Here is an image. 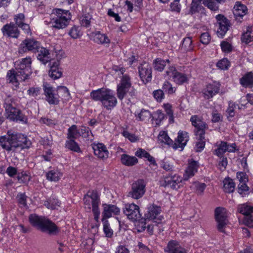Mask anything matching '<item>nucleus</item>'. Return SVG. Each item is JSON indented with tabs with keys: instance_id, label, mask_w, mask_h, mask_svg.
I'll return each instance as SVG.
<instances>
[{
	"instance_id": "4",
	"label": "nucleus",
	"mask_w": 253,
	"mask_h": 253,
	"mask_svg": "<svg viewBox=\"0 0 253 253\" xmlns=\"http://www.w3.org/2000/svg\"><path fill=\"white\" fill-rule=\"evenodd\" d=\"M84 208L89 210H92L94 219L98 222L100 211L98 208V205L100 203L99 196L96 191H92L85 195L84 197Z\"/></svg>"
},
{
	"instance_id": "27",
	"label": "nucleus",
	"mask_w": 253,
	"mask_h": 253,
	"mask_svg": "<svg viewBox=\"0 0 253 253\" xmlns=\"http://www.w3.org/2000/svg\"><path fill=\"white\" fill-rule=\"evenodd\" d=\"M36 53L37 59L44 64L51 60L49 50L46 48L40 46L37 50Z\"/></svg>"
},
{
	"instance_id": "43",
	"label": "nucleus",
	"mask_w": 253,
	"mask_h": 253,
	"mask_svg": "<svg viewBox=\"0 0 253 253\" xmlns=\"http://www.w3.org/2000/svg\"><path fill=\"white\" fill-rule=\"evenodd\" d=\"M193 48L192 41L190 37L185 38L183 39L182 43L181 45V50L184 51H190Z\"/></svg>"
},
{
	"instance_id": "44",
	"label": "nucleus",
	"mask_w": 253,
	"mask_h": 253,
	"mask_svg": "<svg viewBox=\"0 0 253 253\" xmlns=\"http://www.w3.org/2000/svg\"><path fill=\"white\" fill-rule=\"evenodd\" d=\"M160 185L164 187H170L172 188L174 186V180L173 177L170 175H167L164 179L160 180Z\"/></svg>"
},
{
	"instance_id": "15",
	"label": "nucleus",
	"mask_w": 253,
	"mask_h": 253,
	"mask_svg": "<svg viewBox=\"0 0 253 253\" xmlns=\"http://www.w3.org/2000/svg\"><path fill=\"white\" fill-rule=\"evenodd\" d=\"M44 94L45 100L50 105H58L59 103L60 96L55 92L53 88L49 84H46L43 85Z\"/></svg>"
},
{
	"instance_id": "21",
	"label": "nucleus",
	"mask_w": 253,
	"mask_h": 253,
	"mask_svg": "<svg viewBox=\"0 0 253 253\" xmlns=\"http://www.w3.org/2000/svg\"><path fill=\"white\" fill-rule=\"evenodd\" d=\"M16 70H9L6 75V81L9 84H11L14 87L17 88L19 85V82L25 81L24 78L19 76Z\"/></svg>"
},
{
	"instance_id": "12",
	"label": "nucleus",
	"mask_w": 253,
	"mask_h": 253,
	"mask_svg": "<svg viewBox=\"0 0 253 253\" xmlns=\"http://www.w3.org/2000/svg\"><path fill=\"white\" fill-rule=\"evenodd\" d=\"M124 212L129 220L133 221H138L141 217L139 207L134 203L126 204Z\"/></svg>"
},
{
	"instance_id": "13",
	"label": "nucleus",
	"mask_w": 253,
	"mask_h": 253,
	"mask_svg": "<svg viewBox=\"0 0 253 253\" xmlns=\"http://www.w3.org/2000/svg\"><path fill=\"white\" fill-rule=\"evenodd\" d=\"M214 212L215 220L217 223V229L219 231L224 233V229L228 222L225 210L223 208L217 207L215 209Z\"/></svg>"
},
{
	"instance_id": "56",
	"label": "nucleus",
	"mask_w": 253,
	"mask_h": 253,
	"mask_svg": "<svg viewBox=\"0 0 253 253\" xmlns=\"http://www.w3.org/2000/svg\"><path fill=\"white\" fill-rule=\"evenodd\" d=\"M164 108L167 114L169 117V121L173 122L172 105L169 103H166L163 105Z\"/></svg>"
},
{
	"instance_id": "34",
	"label": "nucleus",
	"mask_w": 253,
	"mask_h": 253,
	"mask_svg": "<svg viewBox=\"0 0 253 253\" xmlns=\"http://www.w3.org/2000/svg\"><path fill=\"white\" fill-rule=\"evenodd\" d=\"M94 41L95 42L102 44L110 42V40L108 36L105 34L101 33L99 31L95 33Z\"/></svg>"
},
{
	"instance_id": "8",
	"label": "nucleus",
	"mask_w": 253,
	"mask_h": 253,
	"mask_svg": "<svg viewBox=\"0 0 253 253\" xmlns=\"http://www.w3.org/2000/svg\"><path fill=\"white\" fill-rule=\"evenodd\" d=\"M217 148L213 151V154L218 157L222 158L226 152L233 153L238 151L235 143H230L225 141H221L216 144Z\"/></svg>"
},
{
	"instance_id": "42",
	"label": "nucleus",
	"mask_w": 253,
	"mask_h": 253,
	"mask_svg": "<svg viewBox=\"0 0 253 253\" xmlns=\"http://www.w3.org/2000/svg\"><path fill=\"white\" fill-rule=\"evenodd\" d=\"M205 134L198 135V141L197 142L194 148L195 150L197 152H201L204 148L205 146Z\"/></svg>"
},
{
	"instance_id": "28",
	"label": "nucleus",
	"mask_w": 253,
	"mask_h": 253,
	"mask_svg": "<svg viewBox=\"0 0 253 253\" xmlns=\"http://www.w3.org/2000/svg\"><path fill=\"white\" fill-rule=\"evenodd\" d=\"M237 177L240 181L238 191L240 194L243 195L249 190V187L246 184V182L248 181V177L247 175H238Z\"/></svg>"
},
{
	"instance_id": "2",
	"label": "nucleus",
	"mask_w": 253,
	"mask_h": 253,
	"mask_svg": "<svg viewBox=\"0 0 253 253\" xmlns=\"http://www.w3.org/2000/svg\"><path fill=\"white\" fill-rule=\"evenodd\" d=\"M90 98L94 101H99L107 109L110 110L116 106L117 100L113 91L108 88H101L92 90L90 93Z\"/></svg>"
},
{
	"instance_id": "3",
	"label": "nucleus",
	"mask_w": 253,
	"mask_h": 253,
	"mask_svg": "<svg viewBox=\"0 0 253 253\" xmlns=\"http://www.w3.org/2000/svg\"><path fill=\"white\" fill-rule=\"evenodd\" d=\"M29 221L33 226L50 235H56L60 231L53 222L44 216L31 214L29 216Z\"/></svg>"
},
{
	"instance_id": "49",
	"label": "nucleus",
	"mask_w": 253,
	"mask_h": 253,
	"mask_svg": "<svg viewBox=\"0 0 253 253\" xmlns=\"http://www.w3.org/2000/svg\"><path fill=\"white\" fill-rule=\"evenodd\" d=\"M206 186L204 183H200L199 182H195L192 185L193 189L199 195L203 194Z\"/></svg>"
},
{
	"instance_id": "25",
	"label": "nucleus",
	"mask_w": 253,
	"mask_h": 253,
	"mask_svg": "<svg viewBox=\"0 0 253 253\" xmlns=\"http://www.w3.org/2000/svg\"><path fill=\"white\" fill-rule=\"evenodd\" d=\"M219 87L214 84H209L203 89L202 93L204 98L209 99L217 94Z\"/></svg>"
},
{
	"instance_id": "31",
	"label": "nucleus",
	"mask_w": 253,
	"mask_h": 253,
	"mask_svg": "<svg viewBox=\"0 0 253 253\" xmlns=\"http://www.w3.org/2000/svg\"><path fill=\"white\" fill-rule=\"evenodd\" d=\"M158 140L160 143L168 145L174 148L173 141L168 136L167 133L165 131H161L158 137Z\"/></svg>"
},
{
	"instance_id": "23",
	"label": "nucleus",
	"mask_w": 253,
	"mask_h": 253,
	"mask_svg": "<svg viewBox=\"0 0 253 253\" xmlns=\"http://www.w3.org/2000/svg\"><path fill=\"white\" fill-rule=\"evenodd\" d=\"M102 206L103 207L102 219H107L112 216L120 213V209L115 205L104 204Z\"/></svg>"
},
{
	"instance_id": "9",
	"label": "nucleus",
	"mask_w": 253,
	"mask_h": 253,
	"mask_svg": "<svg viewBox=\"0 0 253 253\" xmlns=\"http://www.w3.org/2000/svg\"><path fill=\"white\" fill-rule=\"evenodd\" d=\"M238 211L245 215L243 223L249 227H253V207L246 204L240 205Z\"/></svg>"
},
{
	"instance_id": "38",
	"label": "nucleus",
	"mask_w": 253,
	"mask_h": 253,
	"mask_svg": "<svg viewBox=\"0 0 253 253\" xmlns=\"http://www.w3.org/2000/svg\"><path fill=\"white\" fill-rule=\"evenodd\" d=\"M66 148L77 153L81 152V150L78 144L75 141V139H69L66 141Z\"/></svg>"
},
{
	"instance_id": "60",
	"label": "nucleus",
	"mask_w": 253,
	"mask_h": 253,
	"mask_svg": "<svg viewBox=\"0 0 253 253\" xmlns=\"http://www.w3.org/2000/svg\"><path fill=\"white\" fill-rule=\"evenodd\" d=\"M91 16L89 14H85L83 15L80 19L82 26L88 27L90 25Z\"/></svg>"
},
{
	"instance_id": "24",
	"label": "nucleus",
	"mask_w": 253,
	"mask_h": 253,
	"mask_svg": "<svg viewBox=\"0 0 253 253\" xmlns=\"http://www.w3.org/2000/svg\"><path fill=\"white\" fill-rule=\"evenodd\" d=\"M92 148L95 155L98 158L104 159L108 157V151L106 146L102 143L93 144Z\"/></svg>"
},
{
	"instance_id": "35",
	"label": "nucleus",
	"mask_w": 253,
	"mask_h": 253,
	"mask_svg": "<svg viewBox=\"0 0 253 253\" xmlns=\"http://www.w3.org/2000/svg\"><path fill=\"white\" fill-rule=\"evenodd\" d=\"M3 107L5 111H8L9 109L16 107V100L11 96H6L4 99Z\"/></svg>"
},
{
	"instance_id": "39",
	"label": "nucleus",
	"mask_w": 253,
	"mask_h": 253,
	"mask_svg": "<svg viewBox=\"0 0 253 253\" xmlns=\"http://www.w3.org/2000/svg\"><path fill=\"white\" fill-rule=\"evenodd\" d=\"M169 60L166 61L161 58H157L153 61V65L155 70L162 72L166 65V62L169 63Z\"/></svg>"
},
{
	"instance_id": "11",
	"label": "nucleus",
	"mask_w": 253,
	"mask_h": 253,
	"mask_svg": "<svg viewBox=\"0 0 253 253\" xmlns=\"http://www.w3.org/2000/svg\"><path fill=\"white\" fill-rule=\"evenodd\" d=\"M40 46L41 43L38 41L33 39H26L20 44L18 52L24 53L29 51L36 53Z\"/></svg>"
},
{
	"instance_id": "16",
	"label": "nucleus",
	"mask_w": 253,
	"mask_h": 253,
	"mask_svg": "<svg viewBox=\"0 0 253 253\" xmlns=\"http://www.w3.org/2000/svg\"><path fill=\"white\" fill-rule=\"evenodd\" d=\"M216 19L218 24L217 34L218 37L222 38L231 26V23L229 20L221 14L217 15Z\"/></svg>"
},
{
	"instance_id": "18",
	"label": "nucleus",
	"mask_w": 253,
	"mask_h": 253,
	"mask_svg": "<svg viewBox=\"0 0 253 253\" xmlns=\"http://www.w3.org/2000/svg\"><path fill=\"white\" fill-rule=\"evenodd\" d=\"M1 31L3 36L7 38H17L20 35V31L13 22L4 25Z\"/></svg>"
},
{
	"instance_id": "58",
	"label": "nucleus",
	"mask_w": 253,
	"mask_h": 253,
	"mask_svg": "<svg viewBox=\"0 0 253 253\" xmlns=\"http://www.w3.org/2000/svg\"><path fill=\"white\" fill-rule=\"evenodd\" d=\"M162 90L166 93L169 94H172L173 93V88L172 84L169 82H165L162 87Z\"/></svg>"
},
{
	"instance_id": "63",
	"label": "nucleus",
	"mask_w": 253,
	"mask_h": 253,
	"mask_svg": "<svg viewBox=\"0 0 253 253\" xmlns=\"http://www.w3.org/2000/svg\"><path fill=\"white\" fill-rule=\"evenodd\" d=\"M122 133L124 136L128 138L132 142H136L138 140L136 136L133 134L130 133L126 130H124Z\"/></svg>"
},
{
	"instance_id": "30",
	"label": "nucleus",
	"mask_w": 253,
	"mask_h": 253,
	"mask_svg": "<svg viewBox=\"0 0 253 253\" xmlns=\"http://www.w3.org/2000/svg\"><path fill=\"white\" fill-rule=\"evenodd\" d=\"M240 84L245 87L253 86V73L248 72L240 79Z\"/></svg>"
},
{
	"instance_id": "36",
	"label": "nucleus",
	"mask_w": 253,
	"mask_h": 253,
	"mask_svg": "<svg viewBox=\"0 0 253 253\" xmlns=\"http://www.w3.org/2000/svg\"><path fill=\"white\" fill-rule=\"evenodd\" d=\"M79 129L75 125L71 126L68 129L67 138L68 139H76L79 136Z\"/></svg>"
},
{
	"instance_id": "51",
	"label": "nucleus",
	"mask_w": 253,
	"mask_h": 253,
	"mask_svg": "<svg viewBox=\"0 0 253 253\" xmlns=\"http://www.w3.org/2000/svg\"><path fill=\"white\" fill-rule=\"evenodd\" d=\"M153 96L158 102H161L165 98V93L162 89L155 90L153 92Z\"/></svg>"
},
{
	"instance_id": "26",
	"label": "nucleus",
	"mask_w": 253,
	"mask_h": 253,
	"mask_svg": "<svg viewBox=\"0 0 253 253\" xmlns=\"http://www.w3.org/2000/svg\"><path fill=\"white\" fill-rule=\"evenodd\" d=\"M7 118L12 121H20L24 122L25 121V117L22 114L21 111L18 109L16 107L9 109V110L5 111Z\"/></svg>"
},
{
	"instance_id": "1",
	"label": "nucleus",
	"mask_w": 253,
	"mask_h": 253,
	"mask_svg": "<svg viewBox=\"0 0 253 253\" xmlns=\"http://www.w3.org/2000/svg\"><path fill=\"white\" fill-rule=\"evenodd\" d=\"M2 148L7 152H15L17 149H24L30 147L31 141L21 133H14L8 131L7 135L1 138Z\"/></svg>"
},
{
	"instance_id": "64",
	"label": "nucleus",
	"mask_w": 253,
	"mask_h": 253,
	"mask_svg": "<svg viewBox=\"0 0 253 253\" xmlns=\"http://www.w3.org/2000/svg\"><path fill=\"white\" fill-rule=\"evenodd\" d=\"M211 40V36L210 34L205 32L201 34L200 37L201 42L204 44H208Z\"/></svg>"
},
{
	"instance_id": "47",
	"label": "nucleus",
	"mask_w": 253,
	"mask_h": 253,
	"mask_svg": "<svg viewBox=\"0 0 253 253\" xmlns=\"http://www.w3.org/2000/svg\"><path fill=\"white\" fill-rule=\"evenodd\" d=\"M199 166L197 162L192 161L188 164V167L186 169L187 174H194L198 172V169Z\"/></svg>"
},
{
	"instance_id": "10",
	"label": "nucleus",
	"mask_w": 253,
	"mask_h": 253,
	"mask_svg": "<svg viewBox=\"0 0 253 253\" xmlns=\"http://www.w3.org/2000/svg\"><path fill=\"white\" fill-rule=\"evenodd\" d=\"M146 182L143 179L135 181L132 184L131 190L129 195L133 199H139L141 198L145 192Z\"/></svg>"
},
{
	"instance_id": "62",
	"label": "nucleus",
	"mask_w": 253,
	"mask_h": 253,
	"mask_svg": "<svg viewBox=\"0 0 253 253\" xmlns=\"http://www.w3.org/2000/svg\"><path fill=\"white\" fill-rule=\"evenodd\" d=\"M89 134H91V132L88 127L82 126L81 129H79L80 136H82L84 138H87L89 137Z\"/></svg>"
},
{
	"instance_id": "22",
	"label": "nucleus",
	"mask_w": 253,
	"mask_h": 253,
	"mask_svg": "<svg viewBox=\"0 0 253 253\" xmlns=\"http://www.w3.org/2000/svg\"><path fill=\"white\" fill-rule=\"evenodd\" d=\"M189 140L188 133L185 131H179L177 139H175V150H183Z\"/></svg>"
},
{
	"instance_id": "50",
	"label": "nucleus",
	"mask_w": 253,
	"mask_h": 253,
	"mask_svg": "<svg viewBox=\"0 0 253 253\" xmlns=\"http://www.w3.org/2000/svg\"><path fill=\"white\" fill-rule=\"evenodd\" d=\"M200 2L201 1L192 0L189 11L190 14H194L197 12H198L203 8L202 6L200 5Z\"/></svg>"
},
{
	"instance_id": "59",
	"label": "nucleus",
	"mask_w": 253,
	"mask_h": 253,
	"mask_svg": "<svg viewBox=\"0 0 253 253\" xmlns=\"http://www.w3.org/2000/svg\"><path fill=\"white\" fill-rule=\"evenodd\" d=\"M27 197L23 193H20L17 195V199L19 204L21 207L27 208L26 200Z\"/></svg>"
},
{
	"instance_id": "32",
	"label": "nucleus",
	"mask_w": 253,
	"mask_h": 253,
	"mask_svg": "<svg viewBox=\"0 0 253 253\" xmlns=\"http://www.w3.org/2000/svg\"><path fill=\"white\" fill-rule=\"evenodd\" d=\"M223 190L225 192L231 193L234 191L235 183L233 180L227 176L223 180Z\"/></svg>"
},
{
	"instance_id": "14",
	"label": "nucleus",
	"mask_w": 253,
	"mask_h": 253,
	"mask_svg": "<svg viewBox=\"0 0 253 253\" xmlns=\"http://www.w3.org/2000/svg\"><path fill=\"white\" fill-rule=\"evenodd\" d=\"M139 76L145 84L152 80V67L151 64L146 62H142L138 67Z\"/></svg>"
},
{
	"instance_id": "53",
	"label": "nucleus",
	"mask_w": 253,
	"mask_h": 253,
	"mask_svg": "<svg viewBox=\"0 0 253 253\" xmlns=\"http://www.w3.org/2000/svg\"><path fill=\"white\" fill-rule=\"evenodd\" d=\"M13 19L15 21L14 24L17 26V28L21 24L25 23V17L23 13H18L14 15Z\"/></svg>"
},
{
	"instance_id": "19",
	"label": "nucleus",
	"mask_w": 253,
	"mask_h": 253,
	"mask_svg": "<svg viewBox=\"0 0 253 253\" xmlns=\"http://www.w3.org/2000/svg\"><path fill=\"white\" fill-rule=\"evenodd\" d=\"M247 11L248 8L245 5L238 1L236 2L233 8V13L237 23H241L243 21V18L247 13Z\"/></svg>"
},
{
	"instance_id": "40",
	"label": "nucleus",
	"mask_w": 253,
	"mask_h": 253,
	"mask_svg": "<svg viewBox=\"0 0 253 253\" xmlns=\"http://www.w3.org/2000/svg\"><path fill=\"white\" fill-rule=\"evenodd\" d=\"M57 91L61 95L62 99L65 101H68L71 99L69 89L64 86H59L57 87Z\"/></svg>"
},
{
	"instance_id": "29",
	"label": "nucleus",
	"mask_w": 253,
	"mask_h": 253,
	"mask_svg": "<svg viewBox=\"0 0 253 253\" xmlns=\"http://www.w3.org/2000/svg\"><path fill=\"white\" fill-rule=\"evenodd\" d=\"M161 208L155 205H151L148 209L147 213L145 214L147 218L150 220H155L160 213Z\"/></svg>"
},
{
	"instance_id": "55",
	"label": "nucleus",
	"mask_w": 253,
	"mask_h": 253,
	"mask_svg": "<svg viewBox=\"0 0 253 253\" xmlns=\"http://www.w3.org/2000/svg\"><path fill=\"white\" fill-rule=\"evenodd\" d=\"M152 115L151 112L147 110L142 109L138 114V118L140 121H146L151 118Z\"/></svg>"
},
{
	"instance_id": "7",
	"label": "nucleus",
	"mask_w": 253,
	"mask_h": 253,
	"mask_svg": "<svg viewBox=\"0 0 253 253\" xmlns=\"http://www.w3.org/2000/svg\"><path fill=\"white\" fill-rule=\"evenodd\" d=\"M131 86V79L129 76L127 74L123 75L117 88V95L119 99L122 100L124 99Z\"/></svg>"
},
{
	"instance_id": "5",
	"label": "nucleus",
	"mask_w": 253,
	"mask_h": 253,
	"mask_svg": "<svg viewBox=\"0 0 253 253\" xmlns=\"http://www.w3.org/2000/svg\"><path fill=\"white\" fill-rule=\"evenodd\" d=\"M55 13L53 14L56 17L52 18L50 22L51 27L57 29L65 28L69 25L71 20L70 14L69 11L63 10L61 9H55Z\"/></svg>"
},
{
	"instance_id": "6",
	"label": "nucleus",
	"mask_w": 253,
	"mask_h": 253,
	"mask_svg": "<svg viewBox=\"0 0 253 253\" xmlns=\"http://www.w3.org/2000/svg\"><path fill=\"white\" fill-rule=\"evenodd\" d=\"M32 59L30 57L22 58L16 64L15 70L19 76L23 77L26 81L28 79L32 74Z\"/></svg>"
},
{
	"instance_id": "52",
	"label": "nucleus",
	"mask_w": 253,
	"mask_h": 253,
	"mask_svg": "<svg viewBox=\"0 0 253 253\" xmlns=\"http://www.w3.org/2000/svg\"><path fill=\"white\" fill-rule=\"evenodd\" d=\"M69 34L73 39H74L80 38L82 35L80 27L76 26H74L69 31Z\"/></svg>"
},
{
	"instance_id": "37",
	"label": "nucleus",
	"mask_w": 253,
	"mask_h": 253,
	"mask_svg": "<svg viewBox=\"0 0 253 253\" xmlns=\"http://www.w3.org/2000/svg\"><path fill=\"white\" fill-rule=\"evenodd\" d=\"M242 41L248 43L253 41V29L252 27H248L246 31L243 33L241 38Z\"/></svg>"
},
{
	"instance_id": "57",
	"label": "nucleus",
	"mask_w": 253,
	"mask_h": 253,
	"mask_svg": "<svg viewBox=\"0 0 253 253\" xmlns=\"http://www.w3.org/2000/svg\"><path fill=\"white\" fill-rule=\"evenodd\" d=\"M236 108V105L233 102H230L229 106L227 109L226 112L228 114V119L230 120V118H232L235 116V109Z\"/></svg>"
},
{
	"instance_id": "41",
	"label": "nucleus",
	"mask_w": 253,
	"mask_h": 253,
	"mask_svg": "<svg viewBox=\"0 0 253 253\" xmlns=\"http://www.w3.org/2000/svg\"><path fill=\"white\" fill-rule=\"evenodd\" d=\"M165 117L164 114L162 112L161 110H157L154 114V115H152V120L154 121V124H155V126H159Z\"/></svg>"
},
{
	"instance_id": "61",
	"label": "nucleus",
	"mask_w": 253,
	"mask_h": 253,
	"mask_svg": "<svg viewBox=\"0 0 253 253\" xmlns=\"http://www.w3.org/2000/svg\"><path fill=\"white\" fill-rule=\"evenodd\" d=\"M203 3L211 10L215 11L218 9V6L212 0H204Z\"/></svg>"
},
{
	"instance_id": "20",
	"label": "nucleus",
	"mask_w": 253,
	"mask_h": 253,
	"mask_svg": "<svg viewBox=\"0 0 253 253\" xmlns=\"http://www.w3.org/2000/svg\"><path fill=\"white\" fill-rule=\"evenodd\" d=\"M59 57H57V60H50L49 62L50 70L49 76L53 80H56L61 77L62 72L59 68Z\"/></svg>"
},
{
	"instance_id": "33",
	"label": "nucleus",
	"mask_w": 253,
	"mask_h": 253,
	"mask_svg": "<svg viewBox=\"0 0 253 253\" xmlns=\"http://www.w3.org/2000/svg\"><path fill=\"white\" fill-rule=\"evenodd\" d=\"M121 162L126 166H132L138 163V159L134 156L123 154L121 156Z\"/></svg>"
},
{
	"instance_id": "17",
	"label": "nucleus",
	"mask_w": 253,
	"mask_h": 253,
	"mask_svg": "<svg viewBox=\"0 0 253 253\" xmlns=\"http://www.w3.org/2000/svg\"><path fill=\"white\" fill-rule=\"evenodd\" d=\"M190 121L195 127L194 132L196 135L205 134V130L208 128V126L202 121L201 117L197 115H193L190 118Z\"/></svg>"
},
{
	"instance_id": "54",
	"label": "nucleus",
	"mask_w": 253,
	"mask_h": 253,
	"mask_svg": "<svg viewBox=\"0 0 253 253\" xmlns=\"http://www.w3.org/2000/svg\"><path fill=\"white\" fill-rule=\"evenodd\" d=\"M230 65L229 61L226 58L219 60L216 64L217 67L221 70L228 69Z\"/></svg>"
},
{
	"instance_id": "45",
	"label": "nucleus",
	"mask_w": 253,
	"mask_h": 253,
	"mask_svg": "<svg viewBox=\"0 0 253 253\" xmlns=\"http://www.w3.org/2000/svg\"><path fill=\"white\" fill-rule=\"evenodd\" d=\"M59 201L55 198H50L44 202L45 206L48 209H54L60 205Z\"/></svg>"
},
{
	"instance_id": "46",
	"label": "nucleus",
	"mask_w": 253,
	"mask_h": 253,
	"mask_svg": "<svg viewBox=\"0 0 253 253\" xmlns=\"http://www.w3.org/2000/svg\"><path fill=\"white\" fill-rule=\"evenodd\" d=\"M103 225V231L107 237L110 238L112 236L113 231L111 228L109 222L107 219H102Z\"/></svg>"
},
{
	"instance_id": "48",
	"label": "nucleus",
	"mask_w": 253,
	"mask_h": 253,
	"mask_svg": "<svg viewBox=\"0 0 253 253\" xmlns=\"http://www.w3.org/2000/svg\"><path fill=\"white\" fill-rule=\"evenodd\" d=\"M187 77L185 74L175 71V83L181 84L187 82Z\"/></svg>"
}]
</instances>
